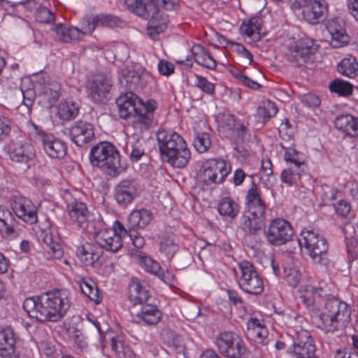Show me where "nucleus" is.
<instances>
[{
    "instance_id": "47",
    "label": "nucleus",
    "mask_w": 358,
    "mask_h": 358,
    "mask_svg": "<svg viewBox=\"0 0 358 358\" xmlns=\"http://www.w3.org/2000/svg\"><path fill=\"white\" fill-rule=\"evenodd\" d=\"M138 81L139 76L135 72H129L127 75H123L120 79L121 84L129 90H134Z\"/></svg>"
},
{
    "instance_id": "32",
    "label": "nucleus",
    "mask_w": 358,
    "mask_h": 358,
    "mask_svg": "<svg viewBox=\"0 0 358 358\" xmlns=\"http://www.w3.org/2000/svg\"><path fill=\"white\" fill-rule=\"evenodd\" d=\"M338 71L345 76L355 78L358 74V64L356 59L352 56L343 59L338 64Z\"/></svg>"
},
{
    "instance_id": "8",
    "label": "nucleus",
    "mask_w": 358,
    "mask_h": 358,
    "mask_svg": "<svg viewBox=\"0 0 358 358\" xmlns=\"http://www.w3.org/2000/svg\"><path fill=\"white\" fill-rule=\"evenodd\" d=\"M216 345L220 353L229 358H245L248 355L243 341L230 332L220 334Z\"/></svg>"
},
{
    "instance_id": "26",
    "label": "nucleus",
    "mask_w": 358,
    "mask_h": 358,
    "mask_svg": "<svg viewBox=\"0 0 358 358\" xmlns=\"http://www.w3.org/2000/svg\"><path fill=\"white\" fill-rule=\"evenodd\" d=\"M191 52L194 58V61L198 64L211 70L215 69L217 65L215 60L201 45H194L191 49Z\"/></svg>"
},
{
    "instance_id": "2",
    "label": "nucleus",
    "mask_w": 358,
    "mask_h": 358,
    "mask_svg": "<svg viewBox=\"0 0 358 358\" xmlns=\"http://www.w3.org/2000/svg\"><path fill=\"white\" fill-rule=\"evenodd\" d=\"M23 308L29 317L40 322H57L64 316L66 310L62 298L48 293L26 299Z\"/></svg>"
},
{
    "instance_id": "7",
    "label": "nucleus",
    "mask_w": 358,
    "mask_h": 358,
    "mask_svg": "<svg viewBox=\"0 0 358 358\" xmlns=\"http://www.w3.org/2000/svg\"><path fill=\"white\" fill-rule=\"evenodd\" d=\"M300 245L304 246L312 260L317 264L327 265L328 244L326 239L312 230L302 231Z\"/></svg>"
},
{
    "instance_id": "53",
    "label": "nucleus",
    "mask_w": 358,
    "mask_h": 358,
    "mask_svg": "<svg viewBox=\"0 0 358 358\" xmlns=\"http://www.w3.org/2000/svg\"><path fill=\"white\" fill-rule=\"evenodd\" d=\"M159 72L162 75L169 76L174 71V65L165 60H160L158 64Z\"/></svg>"
},
{
    "instance_id": "16",
    "label": "nucleus",
    "mask_w": 358,
    "mask_h": 358,
    "mask_svg": "<svg viewBox=\"0 0 358 358\" xmlns=\"http://www.w3.org/2000/svg\"><path fill=\"white\" fill-rule=\"evenodd\" d=\"M94 238L100 247L113 252H117L122 246L120 235L113 229L99 231L96 234Z\"/></svg>"
},
{
    "instance_id": "56",
    "label": "nucleus",
    "mask_w": 358,
    "mask_h": 358,
    "mask_svg": "<svg viewBox=\"0 0 358 358\" xmlns=\"http://www.w3.org/2000/svg\"><path fill=\"white\" fill-rule=\"evenodd\" d=\"M257 18H252L249 21V23L245 25V29L243 31V33L250 37L254 36L255 38H256V36H255V31L259 29L257 25Z\"/></svg>"
},
{
    "instance_id": "31",
    "label": "nucleus",
    "mask_w": 358,
    "mask_h": 358,
    "mask_svg": "<svg viewBox=\"0 0 358 358\" xmlns=\"http://www.w3.org/2000/svg\"><path fill=\"white\" fill-rule=\"evenodd\" d=\"M47 106H52L60 96L59 87L57 83H48L44 85L39 94Z\"/></svg>"
},
{
    "instance_id": "30",
    "label": "nucleus",
    "mask_w": 358,
    "mask_h": 358,
    "mask_svg": "<svg viewBox=\"0 0 358 358\" xmlns=\"http://www.w3.org/2000/svg\"><path fill=\"white\" fill-rule=\"evenodd\" d=\"M77 255L86 266H93L99 260L100 255L94 251L92 246L87 243L78 248Z\"/></svg>"
},
{
    "instance_id": "44",
    "label": "nucleus",
    "mask_w": 358,
    "mask_h": 358,
    "mask_svg": "<svg viewBox=\"0 0 358 358\" xmlns=\"http://www.w3.org/2000/svg\"><path fill=\"white\" fill-rule=\"evenodd\" d=\"M160 251L164 253L168 259L173 257L177 250V245L173 240L171 238L163 239L159 245Z\"/></svg>"
},
{
    "instance_id": "55",
    "label": "nucleus",
    "mask_w": 358,
    "mask_h": 358,
    "mask_svg": "<svg viewBox=\"0 0 358 358\" xmlns=\"http://www.w3.org/2000/svg\"><path fill=\"white\" fill-rule=\"evenodd\" d=\"M10 131V120L5 117H0V140L4 139Z\"/></svg>"
},
{
    "instance_id": "28",
    "label": "nucleus",
    "mask_w": 358,
    "mask_h": 358,
    "mask_svg": "<svg viewBox=\"0 0 358 358\" xmlns=\"http://www.w3.org/2000/svg\"><path fill=\"white\" fill-rule=\"evenodd\" d=\"M137 316L145 324L153 325L158 323L162 317V313L155 306L145 304L142 307V311Z\"/></svg>"
},
{
    "instance_id": "9",
    "label": "nucleus",
    "mask_w": 358,
    "mask_h": 358,
    "mask_svg": "<svg viewBox=\"0 0 358 358\" xmlns=\"http://www.w3.org/2000/svg\"><path fill=\"white\" fill-rule=\"evenodd\" d=\"M241 271L239 281L241 287L245 292L251 294H259L263 292L264 285L255 266L249 262H242L238 264Z\"/></svg>"
},
{
    "instance_id": "4",
    "label": "nucleus",
    "mask_w": 358,
    "mask_h": 358,
    "mask_svg": "<svg viewBox=\"0 0 358 358\" xmlns=\"http://www.w3.org/2000/svg\"><path fill=\"white\" fill-rule=\"evenodd\" d=\"M116 104L121 118L134 116L142 128L148 129L152 126L154 120L152 113L157 108L155 101L148 100L144 103L136 94L129 92L120 95L116 99Z\"/></svg>"
},
{
    "instance_id": "3",
    "label": "nucleus",
    "mask_w": 358,
    "mask_h": 358,
    "mask_svg": "<svg viewBox=\"0 0 358 358\" xmlns=\"http://www.w3.org/2000/svg\"><path fill=\"white\" fill-rule=\"evenodd\" d=\"M124 24L119 17L112 15L100 14L94 17L86 16L79 23L80 27H66L63 24H57L55 27L57 40L64 43L78 41L80 34H92L98 26L122 27Z\"/></svg>"
},
{
    "instance_id": "52",
    "label": "nucleus",
    "mask_w": 358,
    "mask_h": 358,
    "mask_svg": "<svg viewBox=\"0 0 358 358\" xmlns=\"http://www.w3.org/2000/svg\"><path fill=\"white\" fill-rule=\"evenodd\" d=\"M335 210L338 215L346 217L351 210L350 203L344 200H341L335 205Z\"/></svg>"
},
{
    "instance_id": "12",
    "label": "nucleus",
    "mask_w": 358,
    "mask_h": 358,
    "mask_svg": "<svg viewBox=\"0 0 358 358\" xmlns=\"http://www.w3.org/2000/svg\"><path fill=\"white\" fill-rule=\"evenodd\" d=\"M157 143L162 159L174 155L178 148H184L185 141L176 132L161 129L157 133Z\"/></svg>"
},
{
    "instance_id": "13",
    "label": "nucleus",
    "mask_w": 358,
    "mask_h": 358,
    "mask_svg": "<svg viewBox=\"0 0 358 358\" xmlns=\"http://www.w3.org/2000/svg\"><path fill=\"white\" fill-rule=\"evenodd\" d=\"M266 234L271 244L280 245L292 239L293 231L288 222L282 219H276L271 222Z\"/></svg>"
},
{
    "instance_id": "50",
    "label": "nucleus",
    "mask_w": 358,
    "mask_h": 358,
    "mask_svg": "<svg viewBox=\"0 0 358 358\" xmlns=\"http://www.w3.org/2000/svg\"><path fill=\"white\" fill-rule=\"evenodd\" d=\"M301 279L300 272L294 268H289L286 274V280L288 284L292 287H296L299 282Z\"/></svg>"
},
{
    "instance_id": "60",
    "label": "nucleus",
    "mask_w": 358,
    "mask_h": 358,
    "mask_svg": "<svg viewBox=\"0 0 358 358\" xmlns=\"http://www.w3.org/2000/svg\"><path fill=\"white\" fill-rule=\"evenodd\" d=\"M129 236L132 241L133 245L137 248H141L145 244V240L143 236H140L135 230H129Z\"/></svg>"
},
{
    "instance_id": "5",
    "label": "nucleus",
    "mask_w": 358,
    "mask_h": 358,
    "mask_svg": "<svg viewBox=\"0 0 358 358\" xmlns=\"http://www.w3.org/2000/svg\"><path fill=\"white\" fill-rule=\"evenodd\" d=\"M120 157L115 147L107 141L100 142L90 150V159L93 166L100 167L107 174L115 176L119 172Z\"/></svg>"
},
{
    "instance_id": "36",
    "label": "nucleus",
    "mask_w": 358,
    "mask_h": 358,
    "mask_svg": "<svg viewBox=\"0 0 358 358\" xmlns=\"http://www.w3.org/2000/svg\"><path fill=\"white\" fill-rule=\"evenodd\" d=\"M329 90L339 96H346L352 93V85L341 79H336L329 84Z\"/></svg>"
},
{
    "instance_id": "1",
    "label": "nucleus",
    "mask_w": 358,
    "mask_h": 358,
    "mask_svg": "<svg viewBox=\"0 0 358 358\" xmlns=\"http://www.w3.org/2000/svg\"><path fill=\"white\" fill-rule=\"evenodd\" d=\"M125 3L136 15L149 20L148 33L151 37H155L167 27L168 15L161 11V7L171 10L178 6L176 0H126Z\"/></svg>"
},
{
    "instance_id": "57",
    "label": "nucleus",
    "mask_w": 358,
    "mask_h": 358,
    "mask_svg": "<svg viewBox=\"0 0 358 358\" xmlns=\"http://www.w3.org/2000/svg\"><path fill=\"white\" fill-rule=\"evenodd\" d=\"M144 265L145 266V270L148 272L154 273V274H158L160 266L159 264L157 262L152 260L150 258H145L143 260Z\"/></svg>"
},
{
    "instance_id": "42",
    "label": "nucleus",
    "mask_w": 358,
    "mask_h": 358,
    "mask_svg": "<svg viewBox=\"0 0 358 358\" xmlns=\"http://www.w3.org/2000/svg\"><path fill=\"white\" fill-rule=\"evenodd\" d=\"M264 221V220L257 219V217L248 215L243 222L244 229L245 230L248 229V233L251 235L256 234L257 232L261 229Z\"/></svg>"
},
{
    "instance_id": "25",
    "label": "nucleus",
    "mask_w": 358,
    "mask_h": 358,
    "mask_svg": "<svg viewBox=\"0 0 358 358\" xmlns=\"http://www.w3.org/2000/svg\"><path fill=\"white\" fill-rule=\"evenodd\" d=\"M10 157L17 162H27L33 155L30 145L20 141L13 142L9 145Z\"/></svg>"
},
{
    "instance_id": "18",
    "label": "nucleus",
    "mask_w": 358,
    "mask_h": 358,
    "mask_svg": "<svg viewBox=\"0 0 358 358\" xmlns=\"http://www.w3.org/2000/svg\"><path fill=\"white\" fill-rule=\"evenodd\" d=\"M37 140L41 143L47 154L52 158L63 157L66 153L65 143L52 135L41 132L38 134Z\"/></svg>"
},
{
    "instance_id": "20",
    "label": "nucleus",
    "mask_w": 358,
    "mask_h": 358,
    "mask_svg": "<svg viewBox=\"0 0 358 358\" xmlns=\"http://www.w3.org/2000/svg\"><path fill=\"white\" fill-rule=\"evenodd\" d=\"M299 337V343L294 345V352L298 358H317L315 356V346L313 340L307 331H302Z\"/></svg>"
},
{
    "instance_id": "39",
    "label": "nucleus",
    "mask_w": 358,
    "mask_h": 358,
    "mask_svg": "<svg viewBox=\"0 0 358 358\" xmlns=\"http://www.w3.org/2000/svg\"><path fill=\"white\" fill-rule=\"evenodd\" d=\"M194 146L200 153L207 151L210 146V141L208 134L196 132Z\"/></svg>"
},
{
    "instance_id": "51",
    "label": "nucleus",
    "mask_w": 358,
    "mask_h": 358,
    "mask_svg": "<svg viewBox=\"0 0 358 358\" xmlns=\"http://www.w3.org/2000/svg\"><path fill=\"white\" fill-rule=\"evenodd\" d=\"M196 86L201 88L203 92L208 94H212L214 92V85L208 82L206 78L196 76Z\"/></svg>"
},
{
    "instance_id": "49",
    "label": "nucleus",
    "mask_w": 358,
    "mask_h": 358,
    "mask_svg": "<svg viewBox=\"0 0 358 358\" xmlns=\"http://www.w3.org/2000/svg\"><path fill=\"white\" fill-rule=\"evenodd\" d=\"M265 210L266 206L263 201L260 203L254 204L253 208L252 210L250 208H249V215L257 217V219L264 220Z\"/></svg>"
},
{
    "instance_id": "46",
    "label": "nucleus",
    "mask_w": 358,
    "mask_h": 358,
    "mask_svg": "<svg viewBox=\"0 0 358 358\" xmlns=\"http://www.w3.org/2000/svg\"><path fill=\"white\" fill-rule=\"evenodd\" d=\"M161 339L169 346L177 348L180 343V339L175 333L169 329H164L162 331Z\"/></svg>"
},
{
    "instance_id": "40",
    "label": "nucleus",
    "mask_w": 358,
    "mask_h": 358,
    "mask_svg": "<svg viewBox=\"0 0 358 358\" xmlns=\"http://www.w3.org/2000/svg\"><path fill=\"white\" fill-rule=\"evenodd\" d=\"M43 242L49 248L55 258L60 259L63 256L64 252L61 245L54 242L51 234L43 233Z\"/></svg>"
},
{
    "instance_id": "24",
    "label": "nucleus",
    "mask_w": 358,
    "mask_h": 358,
    "mask_svg": "<svg viewBox=\"0 0 358 358\" xmlns=\"http://www.w3.org/2000/svg\"><path fill=\"white\" fill-rule=\"evenodd\" d=\"M267 331L262 326L256 318H251L248 322L247 336L255 342L262 343L264 345L268 344V341L264 342L267 338Z\"/></svg>"
},
{
    "instance_id": "41",
    "label": "nucleus",
    "mask_w": 358,
    "mask_h": 358,
    "mask_svg": "<svg viewBox=\"0 0 358 358\" xmlns=\"http://www.w3.org/2000/svg\"><path fill=\"white\" fill-rule=\"evenodd\" d=\"M182 313L188 321H194L201 315V309L197 303L190 301L183 306Z\"/></svg>"
},
{
    "instance_id": "35",
    "label": "nucleus",
    "mask_w": 358,
    "mask_h": 358,
    "mask_svg": "<svg viewBox=\"0 0 358 358\" xmlns=\"http://www.w3.org/2000/svg\"><path fill=\"white\" fill-rule=\"evenodd\" d=\"M80 288L81 292L92 301L96 303L101 302L99 291L92 280H90V282L83 280L80 283Z\"/></svg>"
},
{
    "instance_id": "33",
    "label": "nucleus",
    "mask_w": 358,
    "mask_h": 358,
    "mask_svg": "<svg viewBox=\"0 0 358 358\" xmlns=\"http://www.w3.org/2000/svg\"><path fill=\"white\" fill-rule=\"evenodd\" d=\"M13 218L8 210H1L0 211V231L10 236H16L17 233L13 227Z\"/></svg>"
},
{
    "instance_id": "59",
    "label": "nucleus",
    "mask_w": 358,
    "mask_h": 358,
    "mask_svg": "<svg viewBox=\"0 0 358 358\" xmlns=\"http://www.w3.org/2000/svg\"><path fill=\"white\" fill-rule=\"evenodd\" d=\"M231 45L236 52L249 59V64L252 63V55L243 45L236 43H231Z\"/></svg>"
},
{
    "instance_id": "23",
    "label": "nucleus",
    "mask_w": 358,
    "mask_h": 358,
    "mask_svg": "<svg viewBox=\"0 0 358 358\" xmlns=\"http://www.w3.org/2000/svg\"><path fill=\"white\" fill-rule=\"evenodd\" d=\"M68 208L71 219L80 227L85 229L89 219V211L86 205L83 203H73Z\"/></svg>"
},
{
    "instance_id": "45",
    "label": "nucleus",
    "mask_w": 358,
    "mask_h": 358,
    "mask_svg": "<svg viewBox=\"0 0 358 358\" xmlns=\"http://www.w3.org/2000/svg\"><path fill=\"white\" fill-rule=\"evenodd\" d=\"M36 20L41 23H50L55 20L52 13L46 7H40L35 13Z\"/></svg>"
},
{
    "instance_id": "6",
    "label": "nucleus",
    "mask_w": 358,
    "mask_h": 358,
    "mask_svg": "<svg viewBox=\"0 0 358 358\" xmlns=\"http://www.w3.org/2000/svg\"><path fill=\"white\" fill-rule=\"evenodd\" d=\"M350 316L345 303L331 298L327 299L324 312L320 315V319L327 332H334L345 329Z\"/></svg>"
},
{
    "instance_id": "27",
    "label": "nucleus",
    "mask_w": 358,
    "mask_h": 358,
    "mask_svg": "<svg viewBox=\"0 0 358 358\" xmlns=\"http://www.w3.org/2000/svg\"><path fill=\"white\" fill-rule=\"evenodd\" d=\"M152 220V213L150 211L141 209L133 211L129 217V222L134 230L135 228L145 227Z\"/></svg>"
},
{
    "instance_id": "19",
    "label": "nucleus",
    "mask_w": 358,
    "mask_h": 358,
    "mask_svg": "<svg viewBox=\"0 0 358 358\" xmlns=\"http://www.w3.org/2000/svg\"><path fill=\"white\" fill-rule=\"evenodd\" d=\"M111 84L108 79L99 77L89 81L87 84L88 94L94 102H100L106 97V94L110 89Z\"/></svg>"
},
{
    "instance_id": "15",
    "label": "nucleus",
    "mask_w": 358,
    "mask_h": 358,
    "mask_svg": "<svg viewBox=\"0 0 358 358\" xmlns=\"http://www.w3.org/2000/svg\"><path fill=\"white\" fill-rule=\"evenodd\" d=\"M69 134L71 140L81 147L94 138V127L86 121L79 120L71 126Z\"/></svg>"
},
{
    "instance_id": "11",
    "label": "nucleus",
    "mask_w": 358,
    "mask_h": 358,
    "mask_svg": "<svg viewBox=\"0 0 358 358\" xmlns=\"http://www.w3.org/2000/svg\"><path fill=\"white\" fill-rule=\"evenodd\" d=\"M316 50L317 47L313 41L303 39L290 46L286 53V57L294 66L299 67L307 63Z\"/></svg>"
},
{
    "instance_id": "29",
    "label": "nucleus",
    "mask_w": 358,
    "mask_h": 358,
    "mask_svg": "<svg viewBox=\"0 0 358 358\" xmlns=\"http://www.w3.org/2000/svg\"><path fill=\"white\" fill-rule=\"evenodd\" d=\"M191 157V153L185 144L184 148H178L173 156H169L164 161H166L171 165L178 168L185 167L188 163Z\"/></svg>"
},
{
    "instance_id": "43",
    "label": "nucleus",
    "mask_w": 358,
    "mask_h": 358,
    "mask_svg": "<svg viewBox=\"0 0 358 358\" xmlns=\"http://www.w3.org/2000/svg\"><path fill=\"white\" fill-rule=\"evenodd\" d=\"M134 192H129L122 189V187H117L115 193V199L117 203L126 206L134 199Z\"/></svg>"
},
{
    "instance_id": "63",
    "label": "nucleus",
    "mask_w": 358,
    "mask_h": 358,
    "mask_svg": "<svg viewBox=\"0 0 358 358\" xmlns=\"http://www.w3.org/2000/svg\"><path fill=\"white\" fill-rule=\"evenodd\" d=\"M27 210V213L25 214L22 220L25 222L31 224L36 223L37 222V215L35 208L33 206H31Z\"/></svg>"
},
{
    "instance_id": "54",
    "label": "nucleus",
    "mask_w": 358,
    "mask_h": 358,
    "mask_svg": "<svg viewBox=\"0 0 358 358\" xmlns=\"http://www.w3.org/2000/svg\"><path fill=\"white\" fill-rule=\"evenodd\" d=\"M298 174L295 175L290 169H285L281 173L282 181L292 186L296 182Z\"/></svg>"
},
{
    "instance_id": "62",
    "label": "nucleus",
    "mask_w": 358,
    "mask_h": 358,
    "mask_svg": "<svg viewBox=\"0 0 358 358\" xmlns=\"http://www.w3.org/2000/svg\"><path fill=\"white\" fill-rule=\"evenodd\" d=\"M40 348L43 352L48 357H51L55 352V347L50 341H43L40 343Z\"/></svg>"
},
{
    "instance_id": "64",
    "label": "nucleus",
    "mask_w": 358,
    "mask_h": 358,
    "mask_svg": "<svg viewBox=\"0 0 358 358\" xmlns=\"http://www.w3.org/2000/svg\"><path fill=\"white\" fill-rule=\"evenodd\" d=\"M131 293L138 294V292L145 289L143 285L142 281L137 277H133L130 284Z\"/></svg>"
},
{
    "instance_id": "10",
    "label": "nucleus",
    "mask_w": 358,
    "mask_h": 358,
    "mask_svg": "<svg viewBox=\"0 0 358 358\" xmlns=\"http://www.w3.org/2000/svg\"><path fill=\"white\" fill-rule=\"evenodd\" d=\"M291 8L301 9L304 19L310 24L319 22L327 11L323 0H292Z\"/></svg>"
},
{
    "instance_id": "14",
    "label": "nucleus",
    "mask_w": 358,
    "mask_h": 358,
    "mask_svg": "<svg viewBox=\"0 0 358 358\" xmlns=\"http://www.w3.org/2000/svg\"><path fill=\"white\" fill-rule=\"evenodd\" d=\"M203 169L199 178L207 185L221 183L228 174L226 164L223 160L210 159L203 164Z\"/></svg>"
},
{
    "instance_id": "17",
    "label": "nucleus",
    "mask_w": 358,
    "mask_h": 358,
    "mask_svg": "<svg viewBox=\"0 0 358 358\" xmlns=\"http://www.w3.org/2000/svg\"><path fill=\"white\" fill-rule=\"evenodd\" d=\"M326 27L331 36V45L334 48H340L348 44L349 36L345 29V22L341 18H334L329 20Z\"/></svg>"
},
{
    "instance_id": "58",
    "label": "nucleus",
    "mask_w": 358,
    "mask_h": 358,
    "mask_svg": "<svg viewBox=\"0 0 358 358\" xmlns=\"http://www.w3.org/2000/svg\"><path fill=\"white\" fill-rule=\"evenodd\" d=\"M236 78H238L239 79V80L241 83H243L245 85H246L247 87H248L251 89L257 90L262 87V85L259 83L251 80L250 78H249L248 76H246L245 75L237 74Z\"/></svg>"
},
{
    "instance_id": "48",
    "label": "nucleus",
    "mask_w": 358,
    "mask_h": 358,
    "mask_svg": "<svg viewBox=\"0 0 358 358\" xmlns=\"http://www.w3.org/2000/svg\"><path fill=\"white\" fill-rule=\"evenodd\" d=\"M248 204L249 208L252 210L254 204L260 203L262 202L259 193L257 191L255 184L252 183V187L249 189L247 195Z\"/></svg>"
},
{
    "instance_id": "34",
    "label": "nucleus",
    "mask_w": 358,
    "mask_h": 358,
    "mask_svg": "<svg viewBox=\"0 0 358 358\" xmlns=\"http://www.w3.org/2000/svg\"><path fill=\"white\" fill-rule=\"evenodd\" d=\"M218 211L220 215L234 218L238 212V205L230 198H224L218 205Z\"/></svg>"
},
{
    "instance_id": "37",
    "label": "nucleus",
    "mask_w": 358,
    "mask_h": 358,
    "mask_svg": "<svg viewBox=\"0 0 358 358\" xmlns=\"http://www.w3.org/2000/svg\"><path fill=\"white\" fill-rule=\"evenodd\" d=\"M57 114L60 119L70 120L77 116L78 108L73 103H63L59 106Z\"/></svg>"
},
{
    "instance_id": "61",
    "label": "nucleus",
    "mask_w": 358,
    "mask_h": 358,
    "mask_svg": "<svg viewBox=\"0 0 358 358\" xmlns=\"http://www.w3.org/2000/svg\"><path fill=\"white\" fill-rule=\"evenodd\" d=\"M130 297L136 303H143L147 301L149 295L148 291L144 289L138 292V294L131 293Z\"/></svg>"
},
{
    "instance_id": "22",
    "label": "nucleus",
    "mask_w": 358,
    "mask_h": 358,
    "mask_svg": "<svg viewBox=\"0 0 358 358\" xmlns=\"http://www.w3.org/2000/svg\"><path fill=\"white\" fill-rule=\"evenodd\" d=\"M335 127L346 134L358 137V117H355L351 115H345L338 116L334 121Z\"/></svg>"
},
{
    "instance_id": "21",
    "label": "nucleus",
    "mask_w": 358,
    "mask_h": 358,
    "mask_svg": "<svg viewBox=\"0 0 358 358\" xmlns=\"http://www.w3.org/2000/svg\"><path fill=\"white\" fill-rule=\"evenodd\" d=\"M15 339L10 329L0 331V355L4 358H12L15 354Z\"/></svg>"
},
{
    "instance_id": "38",
    "label": "nucleus",
    "mask_w": 358,
    "mask_h": 358,
    "mask_svg": "<svg viewBox=\"0 0 358 358\" xmlns=\"http://www.w3.org/2000/svg\"><path fill=\"white\" fill-rule=\"evenodd\" d=\"M31 201L24 198H17L13 201V210L20 218H23L31 207Z\"/></svg>"
}]
</instances>
